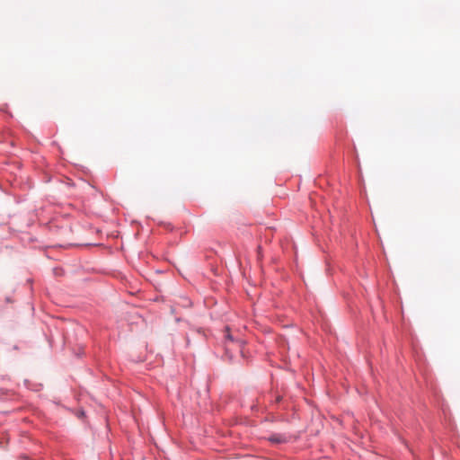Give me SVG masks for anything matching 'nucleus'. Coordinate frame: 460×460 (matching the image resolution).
Returning a JSON list of instances; mask_svg holds the SVG:
<instances>
[{
	"instance_id": "obj_1",
	"label": "nucleus",
	"mask_w": 460,
	"mask_h": 460,
	"mask_svg": "<svg viewBox=\"0 0 460 460\" xmlns=\"http://www.w3.org/2000/svg\"><path fill=\"white\" fill-rule=\"evenodd\" d=\"M269 441L275 444H283L288 441V437L285 434L274 433L269 437Z\"/></svg>"
},
{
	"instance_id": "obj_2",
	"label": "nucleus",
	"mask_w": 460,
	"mask_h": 460,
	"mask_svg": "<svg viewBox=\"0 0 460 460\" xmlns=\"http://www.w3.org/2000/svg\"><path fill=\"white\" fill-rule=\"evenodd\" d=\"M226 341L234 342L233 336L229 333V328L226 327Z\"/></svg>"
},
{
	"instance_id": "obj_3",
	"label": "nucleus",
	"mask_w": 460,
	"mask_h": 460,
	"mask_svg": "<svg viewBox=\"0 0 460 460\" xmlns=\"http://www.w3.org/2000/svg\"><path fill=\"white\" fill-rule=\"evenodd\" d=\"M280 400H281V396H279H279H277V398H276V402H280Z\"/></svg>"
},
{
	"instance_id": "obj_4",
	"label": "nucleus",
	"mask_w": 460,
	"mask_h": 460,
	"mask_svg": "<svg viewBox=\"0 0 460 460\" xmlns=\"http://www.w3.org/2000/svg\"><path fill=\"white\" fill-rule=\"evenodd\" d=\"M237 342L239 343V346L242 347L243 346V341H237Z\"/></svg>"
}]
</instances>
